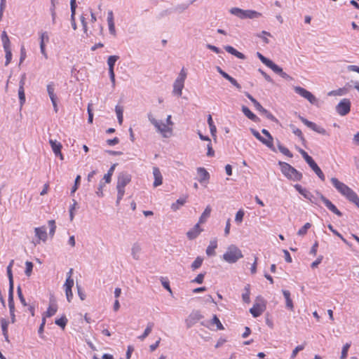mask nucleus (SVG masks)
<instances>
[{"instance_id": "f257e3e1", "label": "nucleus", "mask_w": 359, "mask_h": 359, "mask_svg": "<svg viewBox=\"0 0 359 359\" xmlns=\"http://www.w3.org/2000/svg\"><path fill=\"white\" fill-rule=\"evenodd\" d=\"M147 117L149 121L151 122L152 125L156 128V130L162 134L164 137H167V133H171L172 131V126L174 123L172 121L171 115H168L166 118V124L163 123L162 122L156 120L151 113H149L147 114Z\"/></svg>"}, {"instance_id": "f03ea898", "label": "nucleus", "mask_w": 359, "mask_h": 359, "mask_svg": "<svg viewBox=\"0 0 359 359\" xmlns=\"http://www.w3.org/2000/svg\"><path fill=\"white\" fill-rule=\"evenodd\" d=\"M132 177L126 172H120L118 176L116 189H117V199L116 205H118L123 198L125 194V187L131 181Z\"/></svg>"}, {"instance_id": "7ed1b4c3", "label": "nucleus", "mask_w": 359, "mask_h": 359, "mask_svg": "<svg viewBox=\"0 0 359 359\" xmlns=\"http://www.w3.org/2000/svg\"><path fill=\"white\" fill-rule=\"evenodd\" d=\"M243 257L241 250L235 245L231 244L227 247L226 251L224 253L222 258L229 264L236 263Z\"/></svg>"}, {"instance_id": "20e7f679", "label": "nucleus", "mask_w": 359, "mask_h": 359, "mask_svg": "<svg viewBox=\"0 0 359 359\" xmlns=\"http://www.w3.org/2000/svg\"><path fill=\"white\" fill-rule=\"evenodd\" d=\"M278 165L280 167V170L282 173L289 180H292L294 181H300L302 178V174L297 171L294 168H293L290 164L279 161Z\"/></svg>"}, {"instance_id": "39448f33", "label": "nucleus", "mask_w": 359, "mask_h": 359, "mask_svg": "<svg viewBox=\"0 0 359 359\" xmlns=\"http://www.w3.org/2000/svg\"><path fill=\"white\" fill-rule=\"evenodd\" d=\"M231 14L236 15L240 19H254L262 16V13L253 10H243L233 7L229 10Z\"/></svg>"}, {"instance_id": "423d86ee", "label": "nucleus", "mask_w": 359, "mask_h": 359, "mask_svg": "<svg viewBox=\"0 0 359 359\" xmlns=\"http://www.w3.org/2000/svg\"><path fill=\"white\" fill-rule=\"evenodd\" d=\"M187 78V72L184 68H182L175 79L173 84L172 93L177 96H181L182 93V89L184 86V81Z\"/></svg>"}, {"instance_id": "0eeeda50", "label": "nucleus", "mask_w": 359, "mask_h": 359, "mask_svg": "<svg viewBox=\"0 0 359 359\" xmlns=\"http://www.w3.org/2000/svg\"><path fill=\"white\" fill-rule=\"evenodd\" d=\"M331 182L335 189L348 200L351 197L354 191L347 185L340 182L336 177H332Z\"/></svg>"}, {"instance_id": "6e6552de", "label": "nucleus", "mask_w": 359, "mask_h": 359, "mask_svg": "<svg viewBox=\"0 0 359 359\" xmlns=\"http://www.w3.org/2000/svg\"><path fill=\"white\" fill-rule=\"evenodd\" d=\"M294 90L296 93L306 99L311 104H318V99L306 89L300 86H296Z\"/></svg>"}, {"instance_id": "1a4fd4ad", "label": "nucleus", "mask_w": 359, "mask_h": 359, "mask_svg": "<svg viewBox=\"0 0 359 359\" xmlns=\"http://www.w3.org/2000/svg\"><path fill=\"white\" fill-rule=\"evenodd\" d=\"M351 110V102L348 99L344 98L336 106L337 112L341 116H345L349 113Z\"/></svg>"}, {"instance_id": "9d476101", "label": "nucleus", "mask_w": 359, "mask_h": 359, "mask_svg": "<svg viewBox=\"0 0 359 359\" xmlns=\"http://www.w3.org/2000/svg\"><path fill=\"white\" fill-rule=\"evenodd\" d=\"M299 118L304 124H305L307 127H309L313 131H315L319 134H321V135H327V131L323 128L320 127V126H318L315 123L307 120L306 118H305L303 116H299Z\"/></svg>"}, {"instance_id": "9b49d317", "label": "nucleus", "mask_w": 359, "mask_h": 359, "mask_svg": "<svg viewBox=\"0 0 359 359\" xmlns=\"http://www.w3.org/2000/svg\"><path fill=\"white\" fill-rule=\"evenodd\" d=\"M203 318V316L199 311H193L185 320L187 327L188 328L191 327Z\"/></svg>"}, {"instance_id": "f8f14e48", "label": "nucleus", "mask_w": 359, "mask_h": 359, "mask_svg": "<svg viewBox=\"0 0 359 359\" xmlns=\"http://www.w3.org/2000/svg\"><path fill=\"white\" fill-rule=\"evenodd\" d=\"M294 188L305 198L309 200L311 203L316 205L318 204L317 198L311 192L307 191L306 189L302 188L300 184H295Z\"/></svg>"}, {"instance_id": "ddd939ff", "label": "nucleus", "mask_w": 359, "mask_h": 359, "mask_svg": "<svg viewBox=\"0 0 359 359\" xmlns=\"http://www.w3.org/2000/svg\"><path fill=\"white\" fill-rule=\"evenodd\" d=\"M318 196H319L320 199L323 202L325 205L333 213L336 214L338 216H341L342 213L337 208V207L327 198H325L323 194L319 192H317Z\"/></svg>"}, {"instance_id": "4468645a", "label": "nucleus", "mask_w": 359, "mask_h": 359, "mask_svg": "<svg viewBox=\"0 0 359 359\" xmlns=\"http://www.w3.org/2000/svg\"><path fill=\"white\" fill-rule=\"evenodd\" d=\"M47 91L48 94L50 97V99L52 102V104L53 105L54 109L55 111H57V106L56 103V95L55 94V88H54V83L53 82H50L47 85Z\"/></svg>"}, {"instance_id": "2eb2a0df", "label": "nucleus", "mask_w": 359, "mask_h": 359, "mask_svg": "<svg viewBox=\"0 0 359 359\" xmlns=\"http://www.w3.org/2000/svg\"><path fill=\"white\" fill-rule=\"evenodd\" d=\"M250 131L252 133V135L259 140L262 143L267 146L269 148H270L271 150L275 151L273 144L271 143L270 140H266L264 137L261 136L259 133L255 130L254 128H250Z\"/></svg>"}, {"instance_id": "dca6fc26", "label": "nucleus", "mask_w": 359, "mask_h": 359, "mask_svg": "<svg viewBox=\"0 0 359 359\" xmlns=\"http://www.w3.org/2000/svg\"><path fill=\"white\" fill-rule=\"evenodd\" d=\"M49 143L55 156H58L61 160H63V155L61 152V149L62 147L61 143L53 140H50Z\"/></svg>"}, {"instance_id": "f3484780", "label": "nucleus", "mask_w": 359, "mask_h": 359, "mask_svg": "<svg viewBox=\"0 0 359 359\" xmlns=\"http://www.w3.org/2000/svg\"><path fill=\"white\" fill-rule=\"evenodd\" d=\"M35 236L39 238V241L46 242L48 238V234L46 233V228L45 226L41 227H36L34 229Z\"/></svg>"}, {"instance_id": "a211bd4d", "label": "nucleus", "mask_w": 359, "mask_h": 359, "mask_svg": "<svg viewBox=\"0 0 359 359\" xmlns=\"http://www.w3.org/2000/svg\"><path fill=\"white\" fill-rule=\"evenodd\" d=\"M153 175L154 177V187H157L163 184V176L158 168H153Z\"/></svg>"}, {"instance_id": "6ab92c4d", "label": "nucleus", "mask_w": 359, "mask_h": 359, "mask_svg": "<svg viewBox=\"0 0 359 359\" xmlns=\"http://www.w3.org/2000/svg\"><path fill=\"white\" fill-rule=\"evenodd\" d=\"M265 309V305H261L259 304H255L250 309V312L253 317L257 318L262 315Z\"/></svg>"}, {"instance_id": "aec40b11", "label": "nucleus", "mask_w": 359, "mask_h": 359, "mask_svg": "<svg viewBox=\"0 0 359 359\" xmlns=\"http://www.w3.org/2000/svg\"><path fill=\"white\" fill-rule=\"evenodd\" d=\"M202 231L203 229L200 228V223L198 222L192 229L187 233V236L189 239L192 240L196 238Z\"/></svg>"}, {"instance_id": "412c9836", "label": "nucleus", "mask_w": 359, "mask_h": 359, "mask_svg": "<svg viewBox=\"0 0 359 359\" xmlns=\"http://www.w3.org/2000/svg\"><path fill=\"white\" fill-rule=\"evenodd\" d=\"M267 67L271 69L275 73L279 74L283 78H287L289 76L283 71V69L276 65L273 61H271Z\"/></svg>"}, {"instance_id": "4be33fe9", "label": "nucleus", "mask_w": 359, "mask_h": 359, "mask_svg": "<svg viewBox=\"0 0 359 359\" xmlns=\"http://www.w3.org/2000/svg\"><path fill=\"white\" fill-rule=\"evenodd\" d=\"M76 0H70V9H71V22L72 28L76 30L77 27L75 21V13L76 8Z\"/></svg>"}, {"instance_id": "5701e85b", "label": "nucleus", "mask_w": 359, "mask_h": 359, "mask_svg": "<svg viewBox=\"0 0 359 359\" xmlns=\"http://www.w3.org/2000/svg\"><path fill=\"white\" fill-rule=\"evenodd\" d=\"M283 294L285 299V306L287 309H290V311H293L294 309V305L292 300L290 297V292L289 290H282Z\"/></svg>"}, {"instance_id": "b1692460", "label": "nucleus", "mask_w": 359, "mask_h": 359, "mask_svg": "<svg viewBox=\"0 0 359 359\" xmlns=\"http://www.w3.org/2000/svg\"><path fill=\"white\" fill-rule=\"evenodd\" d=\"M224 48L226 52L236 56V57H238L239 59H241V60L245 59V55L243 53L238 51L237 50H236L233 47H232L231 46H225L224 47Z\"/></svg>"}, {"instance_id": "393cba45", "label": "nucleus", "mask_w": 359, "mask_h": 359, "mask_svg": "<svg viewBox=\"0 0 359 359\" xmlns=\"http://www.w3.org/2000/svg\"><path fill=\"white\" fill-rule=\"evenodd\" d=\"M224 48L226 52L236 56V57H238L239 59H241V60L245 59V55L243 53L238 51L237 50H236L233 47H232L231 46H225L224 47Z\"/></svg>"}, {"instance_id": "a878e982", "label": "nucleus", "mask_w": 359, "mask_h": 359, "mask_svg": "<svg viewBox=\"0 0 359 359\" xmlns=\"http://www.w3.org/2000/svg\"><path fill=\"white\" fill-rule=\"evenodd\" d=\"M107 22L110 34L116 35L115 25L114 22V15L112 11H109L107 13Z\"/></svg>"}, {"instance_id": "bb28decb", "label": "nucleus", "mask_w": 359, "mask_h": 359, "mask_svg": "<svg viewBox=\"0 0 359 359\" xmlns=\"http://www.w3.org/2000/svg\"><path fill=\"white\" fill-rule=\"evenodd\" d=\"M197 172L199 175L198 182L203 183L205 181H208L210 179V175L204 168H198Z\"/></svg>"}, {"instance_id": "cd10ccee", "label": "nucleus", "mask_w": 359, "mask_h": 359, "mask_svg": "<svg viewBox=\"0 0 359 359\" xmlns=\"http://www.w3.org/2000/svg\"><path fill=\"white\" fill-rule=\"evenodd\" d=\"M309 165L322 181H325V175L315 161Z\"/></svg>"}, {"instance_id": "c85d7f7f", "label": "nucleus", "mask_w": 359, "mask_h": 359, "mask_svg": "<svg viewBox=\"0 0 359 359\" xmlns=\"http://www.w3.org/2000/svg\"><path fill=\"white\" fill-rule=\"evenodd\" d=\"M217 248V240L210 241V245L208 246L206 249V254L208 256H212L215 255V249Z\"/></svg>"}, {"instance_id": "c756f323", "label": "nucleus", "mask_w": 359, "mask_h": 359, "mask_svg": "<svg viewBox=\"0 0 359 359\" xmlns=\"http://www.w3.org/2000/svg\"><path fill=\"white\" fill-rule=\"evenodd\" d=\"M187 196H185L183 198H180L177 200V201L171 205V208L173 211H176L180 208L185 204L187 202Z\"/></svg>"}, {"instance_id": "7c9ffc66", "label": "nucleus", "mask_w": 359, "mask_h": 359, "mask_svg": "<svg viewBox=\"0 0 359 359\" xmlns=\"http://www.w3.org/2000/svg\"><path fill=\"white\" fill-rule=\"evenodd\" d=\"M211 210H212V209L210 205H208L205 208V210L203 211V212L202 213V215H201V217L199 218L198 222L200 224H203L204 222H205L206 219L210 215Z\"/></svg>"}, {"instance_id": "2f4dec72", "label": "nucleus", "mask_w": 359, "mask_h": 359, "mask_svg": "<svg viewBox=\"0 0 359 359\" xmlns=\"http://www.w3.org/2000/svg\"><path fill=\"white\" fill-rule=\"evenodd\" d=\"M141 252V248L139 244L135 243L133 244L132 248H131V254L135 260H138L140 259V254Z\"/></svg>"}, {"instance_id": "473e14b6", "label": "nucleus", "mask_w": 359, "mask_h": 359, "mask_svg": "<svg viewBox=\"0 0 359 359\" xmlns=\"http://www.w3.org/2000/svg\"><path fill=\"white\" fill-rule=\"evenodd\" d=\"M57 304L55 303H50L48 308V310L46 312L45 316L43 317L49 318V317L53 316V315L55 314V313L57 312Z\"/></svg>"}, {"instance_id": "72a5a7b5", "label": "nucleus", "mask_w": 359, "mask_h": 359, "mask_svg": "<svg viewBox=\"0 0 359 359\" xmlns=\"http://www.w3.org/2000/svg\"><path fill=\"white\" fill-rule=\"evenodd\" d=\"M242 111L243 113L250 120L253 121H257V120L258 119L257 116L254 114L250 109L248 107H245V106H243L242 107Z\"/></svg>"}, {"instance_id": "f704fd0d", "label": "nucleus", "mask_w": 359, "mask_h": 359, "mask_svg": "<svg viewBox=\"0 0 359 359\" xmlns=\"http://www.w3.org/2000/svg\"><path fill=\"white\" fill-rule=\"evenodd\" d=\"M8 307L10 313L15 312V304L13 299V290H8Z\"/></svg>"}, {"instance_id": "c9c22d12", "label": "nucleus", "mask_w": 359, "mask_h": 359, "mask_svg": "<svg viewBox=\"0 0 359 359\" xmlns=\"http://www.w3.org/2000/svg\"><path fill=\"white\" fill-rule=\"evenodd\" d=\"M118 55H111L107 59V65L109 66V72L114 71V67L116 62L118 60Z\"/></svg>"}, {"instance_id": "e433bc0d", "label": "nucleus", "mask_w": 359, "mask_h": 359, "mask_svg": "<svg viewBox=\"0 0 359 359\" xmlns=\"http://www.w3.org/2000/svg\"><path fill=\"white\" fill-rule=\"evenodd\" d=\"M116 165H117V163H114L109 169L107 173L104 175L103 179L105 180L106 183H109L111 182V176L114 173V171Z\"/></svg>"}, {"instance_id": "4c0bfd02", "label": "nucleus", "mask_w": 359, "mask_h": 359, "mask_svg": "<svg viewBox=\"0 0 359 359\" xmlns=\"http://www.w3.org/2000/svg\"><path fill=\"white\" fill-rule=\"evenodd\" d=\"M154 327L153 323H149L147 325L146 329L144 330L143 334L138 337V339L140 340H144L148 335L151 333L152 328Z\"/></svg>"}, {"instance_id": "58836bf2", "label": "nucleus", "mask_w": 359, "mask_h": 359, "mask_svg": "<svg viewBox=\"0 0 359 359\" xmlns=\"http://www.w3.org/2000/svg\"><path fill=\"white\" fill-rule=\"evenodd\" d=\"M277 147L280 152H281L285 156L292 158L293 156L292 154L290 151V150L282 145L279 141H278Z\"/></svg>"}, {"instance_id": "ea45409f", "label": "nucleus", "mask_w": 359, "mask_h": 359, "mask_svg": "<svg viewBox=\"0 0 359 359\" xmlns=\"http://www.w3.org/2000/svg\"><path fill=\"white\" fill-rule=\"evenodd\" d=\"M250 285L249 284H247L245 286V292L243 293V294H242V299H243V301L245 303H249L250 302Z\"/></svg>"}, {"instance_id": "a19ab883", "label": "nucleus", "mask_w": 359, "mask_h": 359, "mask_svg": "<svg viewBox=\"0 0 359 359\" xmlns=\"http://www.w3.org/2000/svg\"><path fill=\"white\" fill-rule=\"evenodd\" d=\"M1 41H2L4 48L11 47L10 39L7 35V33L5 31H4L1 34Z\"/></svg>"}, {"instance_id": "79ce46f5", "label": "nucleus", "mask_w": 359, "mask_h": 359, "mask_svg": "<svg viewBox=\"0 0 359 359\" xmlns=\"http://www.w3.org/2000/svg\"><path fill=\"white\" fill-rule=\"evenodd\" d=\"M299 152L301 154L305 161L310 165L312 162L314 161V160L312 158L311 156H310L304 150L302 149L299 148L298 149Z\"/></svg>"}, {"instance_id": "37998d69", "label": "nucleus", "mask_w": 359, "mask_h": 359, "mask_svg": "<svg viewBox=\"0 0 359 359\" xmlns=\"http://www.w3.org/2000/svg\"><path fill=\"white\" fill-rule=\"evenodd\" d=\"M203 259L201 257H197L196 258V259L194 261V262L191 264V269L193 271H195L196 269H198V268H200L202 265V263H203Z\"/></svg>"}, {"instance_id": "c03bdc74", "label": "nucleus", "mask_w": 359, "mask_h": 359, "mask_svg": "<svg viewBox=\"0 0 359 359\" xmlns=\"http://www.w3.org/2000/svg\"><path fill=\"white\" fill-rule=\"evenodd\" d=\"M258 38H260L263 40V42L266 44H268L269 43V40L268 39L267 37H266V36H271V34L270 32H266V31H262L261 33L259 34H257L256 35Z\"/></svg>"}, {"instance_id": "a18cd8bd", "label": "nucleus", "mask_w": 359, "mask_h": 359, "mask_svg": "<svg viewBox=\"0 0 359 359\" xmlns=\"http://www.w3.org/2000/svg\"><path fill=\"white\" fill-rule=\"evenodd\" d=\"M48 224L50 227L49 235L51 238H53L56 230L55 221L54 219L49 220Z\"/></svg>"}, {"instance_id": "49530a36", "label": "nucleus", "mask_w": 359, "mask_h": 359, "mask_svg": "<svg viewBox=\"0 0 359 359\" xmlns=\"http://www.w3.org/2000/svg\"><path fill=\"white\" fill-rule=\"evenodd\" d=\"M7 271V276L9 280V289L11 290H14V285H13V276L12 273V269H6Z\"/></svg>"}, {"instance_id": "de8ad7c7", "label": "nucleus", "mask_w": 359, "mask_h": 359, "mask_svg": "<svg viewBox=\"0 0 359 359\" xmlns=\"http://www.w3.org/2000/svg\"><path fill=\"white\" fill-rule=\"evenodd\" d=\"M25 266H26V268H25V273L27 276L29 277L32 274L34 264L32 262H31L29 261H27L25 262Z\"/></svg>"}, {"instance_id": "09e8293b", "label": "nucleus", "mask_w": 359, "mask_h": 359, "mask_svg": "<svg viewBox=\"0 0 359 359\" xmlns=\"http://www.w3.org/2000/svg\"><path fill=\"white\" fill-rule=\"evenodd\" d=\"M115 111H116V115H117V118H118V123L120 125L122 124L123 123V109L122 107H119V106H116V108H115Z\"/></svg>"}, {"instance_id": "8fccbe9b", "label": "nucleus", "mask_w": 359, "mask_h": 359, "mask_svg": "<svg viewBox=\"0 0 359 359\" xmlns=\"http://www.w3.org/2000/svg\"><path fill=\"white\" fill-rule=\"evenodd\" d=\"M189 5H190L189 3L188 4H178L175 6V8H173V11L175 12L180 13H182L189 8Z\"/></svg>"}, {"instance_id": "3c124183", "label": "nucleus", "mask_w": 359, "mask_h": 359, "mask_svg": "<svg viewBox=\"0 0 359 359\" xmlns=\"http://www.w3.org/2000/svg\"><path fill=\"white\" fill-rule=\"evenodd\" d=\"M311 226L309 222L306 223L298 231L297 235L303 236L307 233V230Z\"/></svg>"}, {"instance_id": "603ef678", "label": "nucleus", "mask_w": 359, "mask_h": 359, "mask_svg": "<svg viewBox=\"0 0 359 359\" xmlns=\"http://www.w3.org/2000/svg\"><path fill=\"white\" fill-rule=\"evenodd\" d=\"M4 51L6 53V62H5V65L7 66L11 61V59H12V53H11V47H8V48H4Z\"/></svg>"}, {"instance_id": "864d4df0", "label": "nucleus", "mask_w": 359, "mask_h": 359, "mask_svg": "<svg viewBox=\"0 0 359 359\" xmlns=\"http://www.w3.org/2000/svg\"><path fill=\"white\" fill-rule=\"evenodd\" d=\"M55 324L64 329L67 323V318L64 316L55 320Z\"/></svg>"}, {"instance_id": "5fc2aeb1", "label": "nucleus", "mask_w": 359, "mask_h": 359, "mask_svg": "<svg viewBox=\"0 0 359 359\" xmlns=\"http://www.w3.org/2000/svg\"><path fill=\"white\" fill-rule=\"evenodd\" d=\"M0 323L1 325L2 334L3 335H6V332H8V326L9 324V321L4 318H2L0 320Z\"/></svg>"}, {"instance_id": "6e6d98bb", "label": "nucleus", "mask_w": 359, "mask_h": 359, "mask_svg": "<svg viewBox=\"0 0 359 359\" xmlns=\"http://www.w3.org/2000/svg\"><path fill=\"white\" fill-rule=\"evenodd\" d=\"M244 215V211L242 210H239L236 214L235 222L237 224H241L243 222Z\"/></svg>"}, {"instance_id": "4d7b16f0", "label": "nucleus", "mask_w": 359, "mask_h": 359, "mask_svg": "<svg viewBox=\"0 0 359 359\" xmlns=\"http://www.w3.org/2000/svg\"><path fill=\"white\" fill-rule=\"evenodd\" d=\"M17 292H18V296L19 297V299L20 301V303L24 306H26L27 304V302L25 301V299L22 294V290H21V287L20 286H18L17 287Z\"/></svg>"}, {"instance_id": "13d9d810", "label": "nucleus", "mask_w": 359, "mask_h": 359, "mask_svg": "<svg viewBox=\"0 0 359 359\" xmlns=\"http://www.w3.org/2000/svg\"><path fill=\"white\" fill-rule=\"evenodd\" d=\"M290 128H292L293 133L295 135L298 136L302 142L305 141V139L300 129L295 128L293 125H290Z\"/></svg>"}, {"instance_id": "bf43d9fd", "label": "nucleus", "mask_w": 359, "mask_h": 359, "mask_svg": "<svg viewBox=\"0 0 359 359\" xmlns=\"http://www.w3.org/2000/svg\"><path fill=\"white\" fill-rule=\"evenodd\" d=\"M18 96H19L20 104L22 105L25 102V95L24 87L19 88Z\"/></svg>"}, {"instance_id": "052dcab7", "label": "nucleus", "mask_w": 359, "mask_h": 359, "mask_svg": "<svg viewBox=\"0 0 359 359\" xmlns=\"http://www.w3.org/2000/svg\"><path fill=\"white\" fill-rule=\"evenodd\" d=\"M351 344L346 343L345 345H344L341 351V354L340 359H345L347 357L348 351L350 348Z\"/></svg>"}, {"instance_id": "680f3d73", "label": "nucleus", "mask_w": 359, "mask_h": 359, "mask_svg": "<svg viewBox=\"0 0 359 359\" xmlns=\"http://www.w3.org/2000/svg\"><path fill=\"white\" fill-rule=\"evenodd\" d=\"M212 324H215L218 330H224V327L216 315L213 316Z\"/></svg>"}, {"instance_id": "e2e57ef3", "label": "nucleus", "mask_w": 359, "mask_h": 359, "mask_svg": "<svg viewBox=\"0 0 359 359\" xmlns=\"http://www.w3.org/2000/svg\"><path fill=\"white\" fill-rule=\"evenodd\" d=\"M304 348V345H303V344L296 346L295 348L292 351V353L291 354V356H290L291 359H294L297 356V354L298 353V352L300 351H302Z\"/></svg>"}, {"instance_id": "0e129e2a", "label": "nucleus", "mask_w": 359, "mask_h": 359, "mask_svg": "<svg viewBox=\"0 0 359 359\" xmlns=\"http://www.w3.org/2000/svg\"><path fill=\"white\" fill-rule=\"evenodd\" d=\"M348 201L354 203L359 208V198L355 192L352 194Z\"/></svg>"}, {"instance_id": "69168bd1", "label": "nucleus", "mask_w": 359, "mask_h": 359, "mask_svg": "<svg viewBox=\"0 0 359 359\" xmlns=\"http://www.w3.org/2000/svg\"><path fill=\"white\" fill-rule=\"evenodd\" d=\"M257 56L258 58L263 62L265 65H268L269 63L271 61L269 58L264 57L262 54H261L259 52L257 53Z\"/></svg>"}, {"instance_id": "338daca9", "label": "nucleus", "mask_w": 359, "mask_h": 359, "mask_svg": "<svg viewBox=\"0 0 359 359\" xmlns=\"http://www.w3.org/2000/svg\"><path fill=\"white\" fill-rule=\"evenodd\" d=\"M72 288V287H65L67 299L69 302H70L73 298Z\"/></svg>"}, {"instance_id": "774afa93", "label": "nucleus", "mask_w": 359, "mask_h": 359, "mask_svg": "<svg viewBox=\"0 0 359 359\" xmlns=\"http://www.w3.org/2000/svg\"><path fill=\"white\" fill-rule=\"evenodd\" d=\"M254 106L256 108V109L257 111H259L261 114H264V113H266V109H264L259 102H256L255 104H254Z\"/></svg>"}]
</instances>
